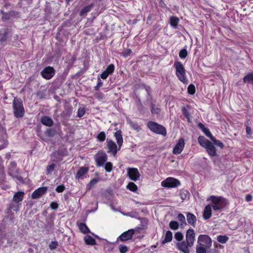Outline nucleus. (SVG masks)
<instances>
[{"mask_svg":"<svg viewBox=\"0 0 253 253\" xmlns=\"http://www.w3.org/2000/svg\"><path fill=\"white\" fill-rule=\"evenodd\" d=\"M245 199L246 201L250 202L252 200V196L250 194L247 195Z\"/></svg>","mask_w":253,"mask_h":253,"instance_id":"338daca9","label":"nucleus"},{"mask_svg":"<svg viewBox=\"0 0 253 253\" xmlns=\"http://www.w3.org/2000/svg\"><path fill=\"white\" fill-rule=\"evenodd\" d=\"M84 242L86 244L94 245L96 244L95 239L89 235H87L84 238Z\"/></svg>","mask_w":253,"mask_h":253,"instance_id":"bb28decb","label":"nucleus"},{"mask_svg":"<svg viewBox=\"0 0 253 253\" xmlns=\"http://www.w3.org/2000/svg\"><path fill=\"white\" fill-rule=\"evenodd\" d=\"M24 195V193L22 191L15 193L13 196V200L17 203L21 201L23 199Z\"/></svg>","mask_w":253,"mask_h":253,"instance_id":"5701e85b","label":"nucleus"},{"mask_svg":"<svg viewBox=\"0 0 253 253\" xmlns=\"http://www.w3.org/2000/svg\"><path fill=\"white\" fill-rule=\"evenodd\" d=\"M246 129V133L248 135H251L252 134V128L251 127H250L249 126H247Z\"/></svg>","mask_w":253,"mask_h":253,"instance_id":"e2e57ef3","label":"nucleus"},{"mask_svg":"<svg viewBox=\"0 0 253 253\" xmlns=\"http://www.w3.org/2000/svg\"><path fill=\"white\" fill-rule=\"evenodd\" d=\"M106 134L104 131L100 132L97 136V139L100 142H103L105 140Z\"/></svg>","mask_w":253,"mask_h":253,"instance_id":"4c0bfd02","label":"nucleus"},{"mask_svg":"<svg viewBox=\"0 0 253 253\" xmlns=\"http://www.w3.org/2000/svg\"><path fill=\"white\" fill-rule=\"evenodd\" d=\"M2 14V19H4V20H8L9 19V15L7 14V13H4L3 11H1Z\"/></svg>","mask_w":253,"mask_h":253,"instance_id":"680f3d73","label":"nucleus"},{"mask_svg":"<svg viewBox=\"0 0 253 253\" xmlns=\"http://www.w3.org/2000/svg\"><path fill=\"white\" fill-rule=\"evenodd\" d=\"M65 189V186L63 185L58 186L56 188V191L58 193L62 192Z\"/></svg>","mask_w":253,"mask_h":253,"instance_id":"6e6d98bb","label":"nucleus"},{"mask_svg":"<svg viewBox=\"0 0 253 253\" xmlns=\"http://www.w3.org/2000/svg\"><path fill=\"white\" fill-rule=\"evenodd\" d=\"M127 123L129 125L130 127L136 130L139 131L140 129V126L137 123L132 122L130 118L127 117L126 118Z\"/></svg>","mask_w":253,"mask_h":253,"instance_id":"393cba45","label":"nucleus"},{"mask_svg":"<svg viewBox=\"0 0 253 253\" xmlns=\"http://www.w3.org/2000/svg\"><path fill=\"white\" fill-rule=\"evenodd\" d=\"M126 187L128 189L132 192H136L137 190V185L132 182H129Z\"/></svg>","mask_w":253,"mask_h":253,"instance_id":"7c9ffc66","label":"nucleus"},{"mask_svg":"<svg viewBox=\"0 0 253 253\" xmlns=\"http://www.w3.org/2000/svg\"><path fill=\"white\" fill-rule=\"evenodd\" d=\"M47 191V187H40L36 190L32 194V199H38L44 195Z\"/></svg>","mask_w":253,"mask_h":253,"instance_id":"2eb2a0df","label":"nucleus"},{"mask_svg":"<svg viewBox=\"0 0 253 253\" xmlns=\"http://www.w3.org/2000/svg\"><path fill=\"white\" fill-rule=\"evenodd\" d=\"M18 173V169L15 162H11L8 168V174L13 177L17 176Z\"/></svg>","mask_w":253,"mask_h":253,"instance_id":"4468645a","label":"nucleus"},{"mask_svg":"<svg viewBox=\"0 0 253 253\" xmlns=\"http://www.w3.org/2000/svg\"><path fill=\"white\" fill-rule=\"evenodd\" d=\"M208 154L211 156H215L217 155L216 149L214 146L211 142L205 148Z\"/></svg>","mask_w":253,"mask_h":253,"instance_id":"6ab92c4d","label":"nucleus"},{"mask_svg":"<svg viewBox=\"0 0 253 253\" xmlns=\"http://www.w3.org/2000/svg\"><path fill=\"white\" fill-rule=\"evenodd\" d=\"M55 70L50 66H48L42 70L41 74L42 76L46 80L51 79L55 75Z\"/></svg>","mask_w":253,"mask_h":253,"instance_id":"9d476101","label":"nucleus"},{"mask_svg":"<svg viewBox=\"0 0 253 253\" xmlns=\"http://www.w3.org/2000/svg\"><path fill=\"white\" fill-rule=\"evenodd\" d=\"M41 122L43 125L48 126H52L53 124L52 119L47 116L42 117Z\"/></svg>","mask_w":253,"mask_h":253,"instance_id":"412c9836","label":"nucleus"},{"mask_svg":"<svg viewBox=\"0 0 253 253\" xmlns=\"http://www.w3.org/2000/svg\"><path fill=\"white\" fill-rule=\"evenodd\" d=\"M147 126L153 132L162 134L164 136L167 135L166 128L154 122H149L147 124Z\"/></svg>","mask_w":253,"mask_h":253,"instance_id":"39448f33","label":"nucleus"},{"mask_svg":"<svg viewBox=\"0 0 253 253\" xmlns=\"http://www.w3.org/2000/svg\"><path fill=\"white\" fill-rule=\"evenodd\" d=\"M98 182V180L97 179L94 178L92 179L89 183V188H90L91 187H92L93 185L96 184L97 182Z\"/></svg>","mask_w":253,"mask_h":253,"instance_id":"13d9d810","label":"nucleus"},{"mask_svg":"<svg viewBox=\"0 0 253 253\" xmlns=\"http://www.w3.org/2000/svg\"><path fill=\"white\" fill-rule=\"evenodd\" d=\"M50 207L53 210H56L58 208V204L55 202H52L50 204Z\"/></svg>","mask_w":253,"mask_h":253,"instance_id":"4d7b16f0","label":"nucleus"},{"mask_svg":"<svg viewBox=\"0 0 253 253\" xmlns=\"http://www.w3.org/2000/svg\"><path fill=\"white\" fill-rule=\"evenodd\" d=\"M176 218L179 222L181 226H185L187 225V223L186 221L185 217L183 214L181 213H178L177 215Z\"/></svg>","mask_w":253,"mask_h":253,"instance_id":"b1692460","label":"nucleus"},{"mask_svg":"<svg viewBox=\"0 0 253 253\" xmlns=\"http://www.w3.org/2000/svg\"><path fill=\"white\" fill-rule=\"evenodd\" d=\"M212 142L213 143L216 145V146H218L220 148H223L224 147V144L220 140L216 139L214 137L212 138Z\"/></svg>","mask_w":253,"mask_h":253,"instance_id":"ea45409f","label":"nucleus"},{"mask_svg":"<svg viewBox=\"0 0 253 253\" xmlns=\"http://www.w3.org/2000/svg\"><path fill=\"white\" fill-rule=\"evenodd\" d=\"M107 152L111 153L113 156H115L117 151L119 150L115 142L111 139H107L106 141Z\"/></svg>","mask_w":253,"mask_h":253,"instance_id":"f8f14e48","label":"nucleus"},{"mask_svg":"<svg viewBox=\"0 0 253 253\" xmlns=\"http://www.w3.org/2000/svg\"><path fill=\"white\" fill-rule=\"evenodd\" d=\"M151 113L153 114H159L161 111V110L158 107H156L154 103H152L151 104Z\"/></svg>","mask_w":253,"mask_h":253,"instance_id":"72a5a7b5","label":"nucleus"},{"mask_svg":"<svg viewBox=\"0 0 253 253\" xmlns=\"http://www.w3.org/2000/svg\"><path fill=\"white\" fill-rule=\"evenodd\" d=\"M179 56L180 58L184 59L187 56V51L186 49H181L179 53Z\"/></svg>","mask_w":253,"mask_h":253,"instance_id":"a18cd8bd","label":"nucleus"},{"mask_svg":"<svg viewBox=\"0 0 253 253\" xmlns=\"http://www.w3.org/2000/svg\"><path fill=\"white\" fill-rule=\"evenodd\" d=\"M245 83H252L253 84V72L249 73L243 78Z\"/></svg>","mask_w":253,"mask_h":253,"instance_id":"c756f323","label":"nucleus"},{"mask_svg":"<svg viewBox=\"0 0 253 253\" xmlns=\"http://www.w3.org/2000/svg\"><path fill=\"white\" fill-rule=\"evenodd\" d=\"M189 194V192L187 190H182L180 193V196L182 200H184L186 199L187 195Z\"/></svg>","mask_w":253,"mask_h":253,"instance_id":"37998d69","label":"nucleus"},{"mask_svg":"<svg viewBox=\"0 0 253 253\" xmlns=\"http://www.w3.org/2000/svg\"><path fill=\"white\" fill-rule=\"evenodd\" d=\"M169 226L172 230H177L179 228V223L176 221H171L169 222Z\"/></svg>","mask_w":253,"mask_h":253,"instance_id":"c9c22d12","label":"nucleus"},{"mask_svg":"<svg viewBox=\"0 0 253 253\" xmlns=\"http://www.w3.org/2000/svg\"><path fill=\"white\" fill-rule=\"evenodd\" d=\"M55 165L54 164H51V165L48 166L46 168V173L48 174L52 172L55 168Z\"/></svg>","mask_w":253,"mask_h":253,"instance_id":"de8ad7c7","label":"nucleus"},{"mask_svg":"<svg viewBox=\"0 0 253 253\" xmlns=\"http://www.w3.org/2000/svg\"><path fill=\"white\" fill-rule=\"evenodd\" d=\"M136 104L137 106V108L138 109H141L143 108V106L141 104V101L140 99H138L136 101Z\"/></svg>","mask_w":253,"mask_h":253,"instance_id":"0e129e2a","label":"nucleus"},{"mask_svg":"<svg viewBox=\"0 0 253 253\" xmlns=\"http://www.w3.org/2000/svg\"><path fill=\"white\" fill-rule=\"evenodd\" d=\"M103 85V82L101 80V79L98 77L97 78V84L94 87V89L96 91H98L99 90V88L101 87Z\"/></svg>","mask_w":253,"mask_h":253,"instance_id":"8fccbe9b","label":"nucleus"},{"mask_svg":"<svg viewBox=\"0 0 253 253\" xmlns=\"http://www.w3.org/2000/svg\"><path fill=\"white\" fill-rule=\"evenodd\" d=\"M14 116L16 118H22L25 115L23 102L20 98L15 97L12 102Z\"/></svg>","mask_w":253,"mask_h":253,"instance_id":"20e7f679","label":"nucleus"},{"mask_svg":"<svg viewBox=\"0 0 253 253\" xmlns=\"http://www.w3.org/2000/svg\"><path fill=\"white\" fill-rule=\"evenodd\" d=\"M93 7V4H90L84 7L80 11V15L81 16H83L85 15L86 13L90 11L92 7Z\"/></svg>","mask_w":253,"mask_h":253,"instance_id":"c85d7f7f","label":"nucleus"},{"mask_svg":"<svg viewBox=\"0 0 253 253\" xmlns=\"http://www.w3.org/2000/svg\"><path fill=\"white\" fill-rule=\"evenodd\" d=\"M180 181L173 177H168L161 182V186L165 188H175L180 185Z\"/></svg>","mask_w":253,"mask_h":253,"instance_id":"0eeeda50","label":"nucleus"},{"mask_svg":"<svg viewBox=\"0 0 253 253\" xmlns=\"http://www.w3.org/2000/svg\"><path fill=\"white\" fill-rule=\"evenodd\" d=\"M114 137L117 141L118 146V149L120 150L123 143V138L122 136V131L118 130L114 133Z\"/></svg>","mask_w":253,"mask_h":253,"instance_id":"f3484780","label":"nucleus"},{"mask_svg":"<svg viewBox=\"0 0 253 253\" xmlns=\"http://www.w3.org/2000/svg\"><path fill=\"white\" fill-rule=\"evenodd\" d=\"M88 171V168L84 167L80 168L76 173V178L78 179H83L84 178V175L86 174Z\"/></svg>","mask_w":253,"mask_h":253,"instance_id":"aec40b11","label":"nucleus"},{"mask_svg":"<svg viewBox=\"0 0 253 253\" xmlns=\"http://www.w3.org/2000/svg\"><path fill=\"white\" fill-rule=\"evenodd\" d=\"M109 75H108V74L107 73V72H106L105 71H104L101 75H100V78H102V79H106L107 78V77H108Z\"/></svg>","mask_w":253,"mask_h":253,"instance_id":"bf43d9fd","label":"nucleus"},{"mask_svg":"<svg viewBox=\"0 0 253 253\" xmlns=\"http://www.w3.org/2000/svg\"><path fill=\"white\" fill-rule=\"evenodd\" d=\"M127 170V176L132 181H136L139 180L140 174L137 168H128Z\"/></svg>","mask_w":253,"mask_h":253,"instance_id":"6e6552de","label":"nucleus"},{"mask_svg":"<svg viewBox=\"0 0 253 253\" xmlns=\"http://www.w3.org/2000/svg\"><path fill=\"white\" fill-rule=\"evenodd\" d=\"M85 109L83 107H80L78 110V117L79 118L82 117L85 114Z\"/></svg>","mask_w":253,"mask_h":253,"instance_id":"49530a36","label":"nucleus"},{"mask_svg":"<svg viewBox=\"0 0 253 253\" xmlns=\"http://www.w3.org/2000/svg\"><path fill=\"white\" fill-rule=\"evenodd\" d=\"M5 176L4 167H0V178H1V180H3Z\"/></svg>","mask_w":253,"mask_h":253,"instance_id":"5fc2aeb1","label":"nucleus"},{"mask_svg":"<svg viewBox=\"0 0 253 253\" xmlns=\"http://www.w3.org/2000/svg\"><path fill=\"white\" fill-rule=\"evenodd\" d=\"M184 236L181 232H177L174 234V238L179 242L182 241Z\"/></svg>","mask_w":253,"mask_h":253,"instance_id":"e433bc0d","label":"nucleus"},{"mask_svg":"<svg viewBox=\"0 0 253 253\" xmlns=\"http://www.w3.org/2000/svg\"><path fill=\"white\" fill-rule=\"evenodd\" d=\"M127 247L126 246L121 245L119 246V250L121 253H126L127 251Z\"/></svg>","mask_w":253,"mask_h":253,"instance_id":"603ef678","label":"nucleus"},{"mask_svg":"<svg viewBox=\"0 0 253 253\" xmlns=\"http://www.w3.org/2000/svg\"><path fill=\"white\" fill-rule=\"evenodd\" d=\"M195 241L194 230L193 229H189L186 234V241L178 242L176 244V247L183 253H190L189 248L193 246Z\"/></svg>","mask_w":253,"mask_h":253,"instance_id":"f257e3e1","label":"nucleus"},{"mask_svg":"<svg viewBox=\"0 0 253 253\" xmlns=\"http://www.w3.org/2000/svg\"><path fill=\"white\" fill-rule=\"evenodd\" d=\"M199 143L203 147L206 146L211 142L209 140L207 139L205 137L200 136L198 138Z\"/></svg>","mask_w":253,"mask_h":253,"instance_id":"a878e982","label":"nucleus"},{"mask_svg":"<svg viewBox=\"0 0 253 253\" xmlns=\"http://www.w3.org/2000/svg\"><path fill=\"white\" fill-rule=\"evenodd\" d=\"M228 239V237L226 235H219L217 237V240L221 244H225Z\"/></svg>","mask_w":253,"mask_h":253,"instance_id":"473e14b6","label":"nucleus"},{"mask_svg":"<svg viewBox=\"0 0 253 253\" xmlns=\"http://www.w3.org/2000/svg\"><path fill=\"white\" fill-rule=\"evenodd\" d=\"M95 160L97 167H102L107 160V156L104 152H98L95 156Z\"/></svg>","mask_w":253,"mask_h":253,"instance_id":"1a4fd4ad","label":"nucleus"},{"mask_svg":"<svg viewBox=\"0 0 253 253\" xmlns=\"http://www.w3.org/2000/svg\"><path fill=\"white\" fill-rule=\"evenodd\" d=\"M135 231L134 229H129L122 233L120 236V239L122 241H126L132 238Z\"/></svg>","mask_w":253,"mask_h":253,"instance_id":"ddd939ff","label":"nucleus"},{"mask_svg":"<svg viewBox=\"0 0 253 253\" xmlns=\"http://www.w3.org/2000/svg\"><path fill=\"white\" fill-rule=\"evenodd\" d=\"M186 214L188 224L195 227L197 222L196 216L194 214L189 212H186Z\"/></svg>","mask_w":253,"mask_h":253,"instance_id":"dca6fc26","label":"nucleus"},{"mask_svg":"<svg viewBox=\"0 0 253 253\" xmlns=\"http://www.w3.org/2000/svg\"><path fill=\"white\" fill-rule=\"evenodd\" d=\"M185 144V141L183 138L179 139L173 148L172 153L175 155L180 154L184 148Z\"/></svg>","mask_w":253,"mask_h":253,"instance_id":"9b49d317","label":"nucleus"},{"mask_svg":"<svg viewBox=\"0 0 253 253\" xmlns=\"http://www.w3.org/2000/svg\"><path fill=\"white\" fill-rule=\"evenodd\" d=\"M208 250L197 245L196 249V253H207Z\"/></svg>","mask_w":253,"mask_h":253,"instance_id":"a19ab883","label":"nucleus"},{"mask_svg":"<svg viewBox=\"0 0 253 253\" xmlns=\"http://www.w3.org/2000/svg\"><path fill=\"white\" fill-rule=\"evenodd\" d=\"M6 37H7V33H4V34L2 35H0V41L1 42H4V41H6Z\"/></svg>","mask_w":253,"mask_h":253,"instance_id":"052dcab7","label":"nucleus"},{"mask_svg":"<svg viewBox=\"0 0 253 253\" xmlns=\"http://www.w3.org/2000/svg\"><path fill=\"white\" fill-rule=\"evenodd\" d=\"M212 214L211 206V205H207L204 210L203 217L205 220H208L211 218Z\"/></svg>","mask_w":253,"mask_h":253,"instance_id":"a211bd4d","label":"nucleus"},{"mask_svg":"<svg viewBox=\"0 0 253 253\" xmlns=\"http://www.w3.org/2000/svg\"><path fill=\"white\" fill-rule=\"evenodd\" d=\"M179 22V19L178 18L172 16L170 18V25L173 28H176L177 26V24Z\"/></svg>","mask_w":253,"mask_h":253,"instance_id":"cd10ccee","label":"nucleus"},{"mask_svg":"<svg viewBox=\"0 0 253 253\" xmlns=\"http://www.w3.org/2000/svg\"><path fill=\"white\" fill-rule=\"evenodd\" d=\"M79 228L80 230L84 233H87L89 232L88 228L87 227L85 224L81 223L79 225Z\"/></svg>","mask_w":253,"mask_h":253,"instance_id":"2f4dec72","label":"nucleus"},{"mask_svg":"<svg viewBox=\"0 0 253 253\" xmlns=\"http://www.w3.org/2000/svg\"><path fill=\"white\" fill-rule=\"evenodd\" d=\"M136 104L137 106V108L138 109H141L143 108V106L141 104V101L140 99H138L136 101Z\"/></svg>","mask_w":253,"mask_h":253,"instance_id":"69168bd1","label":"nucleus"},{"mask_svg":"<svg viewBox=\"0 0 253 253\" xmlns=\"http://www.w3.org/2000/svg\"><path fill=\"white\" fill-rule=\"evenodd\" d=\"M198 245L206 249L209 250L211 247L212 240L211 238L207 235H200L198 238Z\"/></svg>","mask_w":253,"mask_h":253,"instance_id":"423d86ee","label":"nucleus"},{"mask_svg":"<svg viewBox=\"0 0 253 253\" xmlns=\"http://www.w3.org/2000/svg\"><path fill=\"white\" fill-rule=\"evenodd\" d=\"M131 53V50L130 49H127L126 50H124L123 52L121 53V55L124 57H127L130 55Z\"/></svg>","mask_w":253,"mask_h":253,"instance_id":"09e8293b","label":"nucleus"},{"mask_svg":"<svg viewBox=\"0 0 253 253\" xmlns=\"http://www.w3.org/2000/svg\"><path fill=\"white\" fill-rule=\"evenodd\" d=\"M115 70V66L113 64H110L106 68V69L105 70L107 73L108 74V75L112 74Z\"/></svg>","mask_w":253,"mask_h":253,"instance_id":"58836bf2","label":"nucleus"},{"mask_svg":"<svg viewBox=\"0 0 253 253\" xmlns=\"http://www.w3.org/2000/svg\"><path fill=\"white\" fill-rule=\"evenodd\" d=\"M203 132L205 135L207 137H209L211 140H212V138H214V137L212 136L211 133L208 128H206L205 130H204Z\"/></svg>","mask_w":253,"mask_h":253,"instance_id":"3c124183","label":"nucleus"},{"mask_svg":"<svg viewBox=\"0 0 253 253\" xmlns=\"http://www.w3.org/2000/svg\"><path fill=\"white\" fill-rule=\"evenodd\" d=\"M94 97L98 99H102L104 98V95L101 92H97L94 94Z\"/></svg>","mask_w":253,"mask_h":253,"instance_id":"864d4df0","label":"nucleus"},{"mask_svg":"<svg viewBox=\"0 0 253 253\" xmlns=\"http://www.w3.org/2000/svg\"><path fill=\"white\" fill-rule=\"evenodd\" d=\"M172 239V233L170 231H168L165 234L164 239L162 241V244H165L166 243L170 242L171 241Z\"/></svg>","mask_w":253,"mask_h":253,"instance_id":"4be33fe9","label":"nucleus"},{"mask_svg":"<svg viewBox=\"0 0 253 253\" xmlns=\"http://www.w3.org/2000/svg\"><path fill=\"white\" fill-rule=\"evenodd\" d=\"M187 91L190 94H194L195 92V87L193 84L189 85L187 88Z\"/></svg>","mask_w":253,"mask_h":253,"instance_id":"79ce46f5","label":"nucleus"},{"mask_svg":"<svg viewBox=\"0 0 253 253\" xmlns=\"http://www.w3.org/2000/svg\"><path fill=\"white\" fill-rule=\"evenodd\" d=\"M207 201L211 202V208L215 212L220 211L226 204V200L222 197L210 196L207 198Z\"/></svg>","mask_w":253,"mask_h":253,"instance_id":"7ed1b4c3","label":"nucleus"},{"mask_svg":"<svg viewBox=\"0 0 253 253\" xmlns=\"http://www.w3.org/2000/svg\"><path fill=\"white\" fill-rule=\"evenodd\" d=\"M198 126L200 128H201L202 130L203 131L206 128L205 126L202 123H199L198 124Z\"/></svg>","mask_w":253,"mask_h":253,"instance_id":"774afa93","label":"nucleus"},{"mask_svg":"<svg viewBox=\"0 0 253 253\" xmlns=\"http://www.w3.org/2000/svg\"><path fill=\"white\" fill-rule=\"evenodd\" d=\"M173 67L175 69V75L178 79L185 84H188V80L186 75V70L183 64L178 61L174 62Z\"/></svg>","mask_w":253,"mask_h":253,"instance_id":"f03ea898","label":"nucleus"},{"mask_svg":"<svg viewBox=\"0 0 253 253\" xmlns=\"http://www.w3.org/2000/svg\"><path fill=\"white\" fill-rule=\"evenodd\" d=\"M104 167L107 172H110L113 169V164L111 162H108L104 164Z\"/></svg>","mask_w":253,"mask_h":253,"instance_id":"f704fd0d","label":"nucleus"},{"mask_svg":"<svg viewBox=\"0 0 253 253\" xmlns=\"http://www.w3.org/2000/svg\"><path fill=\"white\" fill-rule=\"evenodd\" d=\"M58 246V243L57 241H52L49 245V248L51 250L56 249Z\"/></svg>","mask_w":253,"mask_h":253,"instance_id":"c03bdc74","label":"nucleus"}]
</instances>
